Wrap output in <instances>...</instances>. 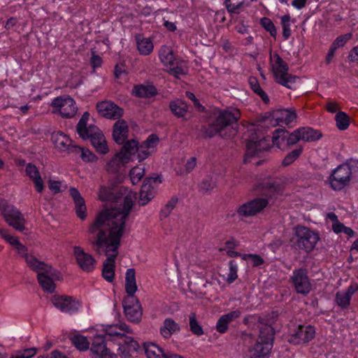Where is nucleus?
<instances>
[{"label": "nucleus", "mask_w": 358, "mask_h": 358, "mask_svg": "<svg viewBox=\"0 0 358 358\" xmlns=\"http://www.w3.org/2000/svg\"><path fill=\"white\" fill-rule=\"evenodd\" d=\"M159 59L161 62L165 65H173L175 57L173 50L166 46H163L159 50Z\"/></svg>", "instance_id": "45"}, {"label": "nucleus", "mask_w": 358, "mask_h": 358, "mask_svg": "<svg viewBox=\"0 0 358 358\" xmlns=\"http://www.w3.org/2000/svg\"><path fill=\"white\" fill-rule=\"evenodd\" d=\"M159 141V138L158 136L155 134H152L145 141L142 143V144H143L147 148L154 149Z\"/></svg>", "instance_id": "58"}, {"label": "nucleus", "mask_w": 358, "mask_h": 358, "mask_svg": "<svg viewBox=\"0 0 358 358\" xmlns=\"http://www.w3.org/2000/svg\"><path fill=\"white\" fill-rule=\"evenodd\" d=\"M259 132H251L246 142V157L259 156L262 152L270 149L269 139L259 135Z\"/></svg>", "instance_id": "10"}, {"label": "nucleus", "mask_w": 358, "mask_h": 358, "mask_svg": "<svg viewBox=\"0 0 358 358\" xmlns=\"http://www.w3.org/2000/svg\"><path fill=\"white\" fill-rule=\"evenodd\" d=\"M96 110L100 115L110 120H118L124 113L123 108L110 101L98 102Z\"/></svg>", "instance_id": "19"}, {"label": "nucleus", "mask_w": 358, "mask_h": 358, "mask_svg": "<svg viewBox=\"0 0 358 358\" xmlns=\"http://www.w3.org/2000/svg\"><path fill=\"white\" fill-rule=\"evenodd\" d=\"M24 258L29 266V267L34 271L38 273H45V274H50L55 275L56 270L52 266L48 265L43 262L39 261L34 256L29 255L27 253L24 255Z\"/></svg>", "instance_id": "23"}, {"label": "nucleus", "mask_w": 358, "mask_h": 358, "mask_svg": "<svg viewBox=\"0 0 358 358\" xmlns=\"http://www.w3.org/2000/svg\"><path fill=\"white\" fill-rule=\"evenodd\" d=\"M125 290L127 295H134L137 290L136 272L133 268H128L125 274Z\"/></svg>", "instance_id": "36"}, {"label": "nucleus", "mask_w": 358, "mask_h": 358, "mask_svg": "<svg viewBox=\"0 0 358 358\" xmlns=\"http://www.w3.org/2000/svg\"><path fill=\"white\" fill-rule=\"evenodd\" d=\"M69 193L75 203V211L77 217L81 220H85L87 217V207L84 198L76 187H71Z\"/></svg>", "instance_id": "25"}, {"label": "nucleus", "mask_w": 358, "mask_h": 358, "mask_svg": "<svg viewBox=\"0 0 358 358\" xmlns=\"http://www.w3.org/2000/svg\"><path fill=\"white\" fill-rule=\"evenodd\" d=\"M242 259L244 260L250 259L253 266H259L264 262L263 258L260 255L256 254H243L242 255Z\"/></svg>", "instance_id": "55"}, {"label": "nucleus", "mask_w": 358, "mask_h": 358, "mask_svg": "<svg viewBox=\"0 0 358 358\" xmlns=\"http://www.w3.org/2000/svg\"><path fill=\"white\" fill-rule=\"evenodd\" d=\"M73 255L79 267L85 272H92L95 268L96 259L80 246L73 248Z\"/></svg>", "instance_id": "22"}, {"label": "nucleus", "mask_w": 358, "mask_h": 358, "mask_svg": "<svg viewBox=\"0 0 358 358\" xmlns=\"http://www.w3.org/2000/svg\"><path fill=\"white\" fill-rule=\"evenodd\" d=\"M241 315V312L238 309L222 315L217 321L215 325L216 331L222 334H225L229 330V324L239 318Z\"/></svg>", "instance_id": "26"}, {"label": "nucleus", "mask_w": 358, "mask_h": 358, "mask_svg": "<svg viewBox=\"0 0 358 358\" xmlns=\"http://www.w3.org/2000/svg\"><path fill=\"white\" fill-rule=\"evenodd\" d=\"M352 34L347 33L338 36L332 43L331 45L336 50L340 47H343L345 43L352 38Z\"/></svg>", "instance_id": "54"}, {"label": "nucleus", "mask_w": 358, "mask_h": 358, "mask_svg": "<svg viewBox=\"0 0 358 358\" xmlns=\"http://www.w3.org/2000/svg\"><path fill=\"white\" fill-rule=\"evenodd\" d=\"M157 94L154 85H135L132 90V94L138 98H150Z\"/></svg>", "instance_id": "30"}, {"label": "nucleus", "mask_w": 358, "mask_h": 358, "mask_svg": "<svg viewBox=\"0 0 358 358\" xmlns=\"http://www.w3.org/2000/svg\"><path fill=\"white\" fill-rule=\"evenodd\" d=\"M293 230L294 235L290 238V245L293 250H302L308 253L315 249L320 240L317 233L301 225L296 226Z\"/></svg>", "instance_id": "4"}, {"label": "nucleus", "mask_w": 358, "mask_h": 358, "mask_svg": "<svg viewBox=\"0 0 358 358\" xmlns=\"http://www.w3.org/2000/svg\"><path fill=\"white\" fill-rule=\"evenodd\" d=\"M51 141L55 148L61 152L66 151L71 143L70 138L62 132H55L52 134Z\"/></svg>", "instance_id": "29"}, {"label": "nucleus", "mask_w": 358, "mask_h": 358, "mask_svg": "<svg viewBox=\"0 0 358 358\" xmlns=\"http://www.w3.org/2000/svg\"><path fill=\"white\" fill-rule=\"evenodd\" d=\"M275 331L273 327L264 326L260 329L258 339L250 349V358H269L273 346Z\"/></svg>", "instance_id": "5"}, {"label": "nucleus", "mask_w": 358, "mask_h": 358, "mask_svg": "<svg viewBox=\"0 0 358 358\" xmlns=\"http://www.w3.org/2000/svg\"><path fill=\"white\" fill-rule=\"evenodd\" d=\"M162 182L159 176L146 178L139 192L138 203L140 206H145L151 199L155 197V190L152 184L160 183Z\"/></svg>", "instance_id": "21"}, {"label": "nucleus", "mask_w": 358, "mask_h": 358, "mask_svg": "<svg viewBox=\"0 0 358 358\" xmlns=\"http://www.w3.org/2000/svg\"><path fill=\"white\" fill-rule=\"evenodd\" d=\"M352 169L348 162L338 165L331 171L329 177L330 187L334 191H341L349 185L352 178Z\"/></svg>", "instance_id": "7"}, {"label": "nucleus", "mask_w": 358, "mask_h": 358, "mask_svg": "<svg viewBox=\"0 0 358 358\" xmlns=\"http://www.w3.org/2000/svg\"><path fill=\"white\" fill-rule=\"evenodd\" d=\"M348 59L350 62L358 64V45L352 48L349 52Z\"/></svg>", "instance_id": "63"}, {"label": "nucleus", "mask_w": 358, "mask_h": 358, "mask_svg": "<svg viewBox=\"0 0 358 358\" xmlns=\"http://www.w3.org/2000/svg\"><path fill=\"white\" fill-rule=\"evenodd\" d=\"M125 164L123 158L120 154L116 153L114 157L107 163L106 170L109 173H117L119 172L122 164Z\"/></svg>", "instance_id": "40"}, {"label": "nucleus", "mask_w": 358, "mask_h": 358, "mask_svg": "<svg viewBox=\"0 0 358 358\" xmlns=\"http://www.w3.org/2000/svg\"><path fill=\"white\" fill-rule=\"evenodd\" d=\"M301 141L305 142H312L319 140L322 136V134L319 131L311 127H300L297 129Z\"/></svg>", "instance_id": "31"}, {"label": "nucleus", "mask_w": 358, "mask_h": 358, "mask_svg": "<svg viewBox=\"0 0 358 358\" xmlns=\"http://www.w3.org/2000/svg\"><path fill=\"white\" fill-rule=\"evenodd\" d=\"M72 344L80 351H87L90 348V342L87 337L81 334H74L70 337Z\"/></svg>", "instance_id": "41"}, {"label": "nucleus", "mask_w": 358, "mask_h": 358, "mask_svg": "<svg viewBox=\"0 0 358 358\" xmlns=\"http://www.w3.org/2000/svg\"><path fill=\"white\" fill-rule=\"evenodd\" d=\"M278 316V311L273 310L264 317L255 315L250 316V317L261 325L259 327L260 330L264 326H270L271 327H273L272 324L276 322Z\"/></svg>", "instance_id": "32"}, {"label": "nucleus", "mask_w": 358, "mask_h": 358, "mask_svg": "<svg viewBox=\"0 0 358 358\" xmlns=\"http://www.w3.org/2000/svg\"><path fill=\"white\" fill-rule=\"evenodd\" d=\"M271 59H273L275 62V64L273 65V71L276 83L288 89H294L293 85L297 80H299V77L288 73V64L278 53L271 56Z\"/></svg>", "instance_id": "6"}, {"label": "nucleus", "mask_w": 358, "mask_h": 358, "mask_svg": "<svg viewBox=\"0 0 358 358\" xmlns=\"http://www.w3.org/2000/svg\"><path fill=\"white\" fill-rule=\"evenodd\" d=\"M142 349L148 358H164L166 352L153 343H143Z\"/></svg>", "instance_id": "35"}, {"label": "nucleus", "mask_w": 358, "mask_h": 358, "mask_svg": "<svg viewBox=\"0 0 358 358\" xmlns=\"http://www.w3.org/2000/svg\"><path fill=\"white\" fill-rule=\"evenodd\" d=\"M91 65L94 69L96 68L100 67L102 64V59L99 55L92 54V56L91 57Z\"/></svg>", "instance_id": "62"}, {"label": "nucleus", "mask_w": 358, "mask_h": 358, "mask_svg": "<svg viewBox=\"0 0 358 358\" xmlns=\"http://www.w3.org/2000/svg\"><path fill=\"white\" fill-rule=\"evenodd\" d=\"M237 271H238V265L234 260H231L229 262V273L227 274V277L226 280L229 283H232L234 282L237 278Z\"/></svg>", "instance_id": "53"}, {"label": "nucleus", "mask_w": 358, "mask_h": 358, "mask_svg": "<svg viewBox=\"0 0 358 358\" xmlns=\"http://www.w3.org/2000/svg\"><path fill=\"white\" fill-rule=\"evenodd\" d=\"M273 144L278 148H281L282 145L286 143L287 148L296 145L301 141L299 133L297 129L289 132L285 129H277L273 133L271 138Z\"/></svg>", "instance_id": "15"}, {"label": "nucleus", "mask_w": 358, "mask_h": 358, "mask_svg": "<svg viewBox=\"0 0 358 358\" xmlns=\"http://www.w3.org/2000/svg\"><path fill=\"white\" fill-rule=\"evenodd\" d=\"M137 48L142 55H148L153 50V43L149 38H141L136 36Z\"/></svg>", "instance_id": "39"}, {"label": "nucleus", "mask_w": 358, "mask_h": 358, "mask_svg": "<svg viewBox=\"0 0 358 358\" xmlns=\"http://www.w3.org/2000/svg\"><path fill=\"white\" fill-rule=\"evenodd\" d=\"M259 24L266 31H268L271 34L272 37H276L277 29L274 23L270 18L266 17L261 18Z\"/></svg>", "instance_id": "47"}, {"label": "nucleus", "mask_w": 358, "mask_h": 358, "mask_svg": "<svg viewBox=\"0 0 358 358\" xmlns=\"http://www.w3.org/2000/svg\"><path fill=\"white\" fill-rule=\"evenodd\" d=\"M50 301L61 312L69 314L78 312L81 306V303L78 299L67 295L55 294L52 296Z\"/></svg>", "instance_id": "13"}, {"label": "nucleus", "mask_w": 358, "mask_h": 358, "mask_svg": "<svg viewBox=\"0 0 358 358\" xmlns=\"http://www.w3.org/2000/svg\"><path fill=\"white\" fill-rule=\"evenodd\" d=\"M37 351L36 348H30L20 350L17 353L20 358H31L37 353Z\"/></svg>", "instance_id": "59"}, {"label": "nucleus", "mask_w": 358, "mask_h": 358, "mask_svg": "<svg viewBox=\"0 0 358 358\" xmlns=\"http://www.w3.org/2000/svg\"><path fill=\"white\" fill-rule=\"evenodd\" d=\"M303 147L301 145H297L294 150L289 152L282 161L283 166H287L294 163L302 154Z\"/></svg>", "instance_id": "42"}, {"label": "nucleus", "mask_w": 358, "mask_h": 358, "mask_svg": "<svg viewBox=\"0 0 358 358\" xmlns=\"http://www.w3.org/2000/svg\"><path fill=\"white\" fill-rule=\"evenodd\" d=\"M335 300L338 306L341 307V309L345 310L349 306L351 299L343 292H338L336 294Z\"/></svg>", "instance_id": "51"}, {"label": "nucleus", "mask_w": 358, "mask_h": 358, "mask_svg": "<svg viewBox=\"0 0 358 358\" xmlns=\"http://www.w3.org/2000/svg\"><path fill=\"white\" fill-rule=\"evenodd\" d=\"M113 127V138L114 141L119 144H123L129 136V127L123 119L116 120Z\"/></svg>", "instance_id": "24"}, {"label": "nucleus", "mask_w": 358, "mask_h": 358, "mask_svg": "<svg viewBox=\"0 0 358 358\" xmlns=\"http://www.w3.org/2000/svg\"><path fill=\"white\" fill-rule=\"evenodd\" d=\"M117 355L120 358H134L143 351L138 342L134 338L125 336L117 343Z\"/></svg>", "instance_id": "14"}, {"label": "nucleus", "mask_w": 358, "mask_h": 358, "mask_svg": "<svg viewBox=\"0 0 358 358\" xmlns=\"http://www.w3.org/2000/svg\"><path fill=\"white\" fill-rule=\"evenodd\" d=\"M106 338L101 335L94 337L90 351L92 358H117V355L110 352L106 346Z\"/></svg>", "instance_id": "20"}, {"label": "nucleus", "mask_w": 358, "mask_h": 358, "mask_svg": "<svg viewBox=\"0 0 358 358\" xmlns=\"http://www.w3.org/2000/svg\"><path fill=\"white\" fill-rule=\"evenodd\" d=\"M335 121L337 128L341 131L347 129L350 125V117L343 111L337 113L335 116Z\"/></svg>", "instance_id": "46"}, {"label": "nucleus", "mask_w": 358, "mask_h": 358, "mask_svg": "<svg viewBox=\"0 0 358 358\" xmlns=\"http://www.w3.org/2000/svg\"><path fill=\"white\" fill-rule=\"evenodd\" d=\"M144 169L138 166H135L130 170L129 176L131 182L135 185L137 184L144 176Z\"/></svg>", "instance_id": "52"}, {"label": "nucleus", "mask_w": 358, "mask_h": 358, "mask_svg": "<svg viewBox=\"0 0 358 358\" xmlns=\"http://www.w3.org/2000/svg\"><path fill=\"white\" fill-rule=\"evenodd\" d=\"M180 331V325L172 318H166L164 320L163 326L160 327V333L165 338H170L173 334Z\"/></svg>", "instance_id": "33"}, {"label": "nucleus", "mask_w": 358, "mask_h": 358, "mask_svg": "<svg viewBox=\"0 0 358 358\" xmlns=\"http://www.w3.org/2000/svg\"><path fill=\"white\" fill-rule=\"evenodd\" d=\"M290 282L297 294L306 296L312 289L310 280L306 268L294 269L292 271V275L290 276Z\"/></svg>", "instance_id": "11"}, {"label": "nucleus", "mask_w": 358, "mask_h": 358, "mask_svg": "<svg viewBox=\"0 0 358 358\" xmlns=\"http://www.w3.org/2000/svg\"><path fill=\"white\" fill-rule=\"evenodd\" d=\"M3 214L7 223L16 230L23 231L25 230V219L23 215L15 206H6L3 210Z\"/></svg>", "instance_id": "18"}, {"label": "nucleus", "mask_w": 358, "mask_h": 358, "mask_svg": "<svg viewBox=\"0 0 358 358\" xmlns=\"http://www.w3.org/2000/svg\"><path fill=\"white\" fill-rule=\"evenodd\" d=\"M152 151H150V149L147 148L143 144H138L136 158L138 160V162H142L144 159H147L152 154Z\"/></svg>", "instance_id": "56"}, {"label": "nucleus", "mask_w": 358, "mask_h": 358, "mask_svg": "<svg viewBox=\"0 0 358 358\" xmlns=\"http://www.w3.org/2000/svg\"><path fill=\"white\" fill-rule=\"evenodd\" d=\"M138 142L136 140L124 141L122 147L118 154L123 158L124 163H128L132 155L138 151Z\"/></svg>", "instance_id": "28"}, {"label": "nucleus", "mask_w": 358, "mask_h": 358, "mask_svg": "<svg viewBox=\"0 0 358 358\" xmlns=\"http://www.w3.org/2000/svg\"><path fill=\"white\" fill-rule=\"evenodd\" d=\"M26 174L32 180L36 190L41 193L43 190L44 183L38 168L33 164L29 163L25 169Z\"/></svg>", "instance_id": "27"}, {"label": "nucleus", "mask_w": 358, "mask_h": 358, "mask_svg": "<svg viewBox=\"0 0 358 358\" xmlns=\"http://www.w3.org/2000/svg\"><path fill=\"white\" fill-rule=\"evenodd\" d=\"M215 186V182L213 181L212 177L207 176L203 178L199 184V192L203 194L210 192L213 189Z\"/></svg>", "instance_id": "50"}, {"label": "nucleus", "mask_w": 358, "mask_h": 358, "mask_svg": "<svg viewBox=\"0 0 358 358\" xmlns=\"http://www.w3.org/2000/svg\"><path fill=\"white\" fill-rule=\"evenodd\" d=\"M99 199L113 202L111 209L101 211L94 222L90 225L89 232L95 234L91 244L97 254L106 246L107 258L103 264L102 276L112 282L115 277V259L120 246L125 222L134 204L136 194L121 187L117 189L101 187L99 193Z\"/></svg>", "instance_id": "1"}, {"label": "nucleus", "mask_w": 358, "mask_h": 358, "mask_svg": "<svg viewBox=\"0 0 358 358\" xmlns=\"http://www.w3.org/2000/svg\"><path fill=\"white\" fill-rule=\"evenodd\" d=\"M50 274H45V273H38L37 279L38 283L44 292L52 294L55 290V284L53 282Z\"/></svg>", "instance_id": "37"}, {"label": "nucleus", "mask_w": 358, "mask_h": 358, "mask_svg": "<svg viewBox=\"0 0 358 358\" xmlns=\"http://www.w3.org/2000/svg\"><path fill=\"white\" fill-rule=\"evenodd\" d=\"M249 85L252 90L261 97L264 103L266 104L269 103L270 99L266 93L262 89L257 79L255 77L249 78Z\"/></svg>", "instance_id": "43"}, {"label": "nucleus", "mask_w": 358, "mask_h": 358, "mask_svg": "<svg viewBox=\"0 0 358 358\" xmlns=\"http://www.w3.org/2000/svg\"><path fill=\"white\" fill-rule=\"evenodd\" d=\"M296 118L294 110L288 108L278 109L273 111H268L259 116V120L262 122L268 123L272 126L289 125Z\"/></svg>", "instance_id": "8"}, {"label": "nucleus", "mask_w": 358, "mask_h": 358, "mask_svg": "<svg viewBox=\"0 0 358 358\" xmlns=\"http://www.w3.org/2000/svg\"><path fill=\"white\" fill-rule=\"evenodd\" d=\"M280 20H281L280 23H281L282 28V37H283L284 40H287L290 37L291 34H292V31L290 29L291 17L289 14H287V15H282L280 17Z\"/></svg>", "instance_id": "48"}, {"label": "nucleus", "mask_w": 358, "mask_h": 358, "mask_svg": "<svg viewBox=\"0 0 358 358\" xmlns=\"http://www.w3.org/2000/svg\"><path fill=\"white\" fill-rule=\"evenodd\" d=\"M189 325L190 331L195 336H201L204 334L202 326L196 318L195 313H191L189 315Z\"/></svg>", "instance_id": "44"}, {"label": "nucleus", "mask_w": 358, "mask_h": 358, "mask_svg": "<svg viewBox=\"0 0 358 358\" xmlns=\"http://www.w3.org/2000/svg\"><path fill=\"white\" fill-rule=\"evenodd\" d=\"M315 330L314 327L311 325H299L297 328L293 330V332L288 336L287 341L291 344L299 345L309 342L315 337Z\"/></svg>", "instance_id": "16"}, {"label": "nucleus", "mask_w": 358, "mask_h": 358, "mask_svg": "<svg viewBox=\"0 0 358 358\" xmlns=\"http://www.w3.org/2000/svg\"><path fill=\"white\" fill-rule=\"evenodd\" d=\"M124 315L131 322L139 323L142 318L141 303L135 295H127L122 301Z\"/></svg>", "instance_id": "12"}, {"label": "nucleus", "mask_w": 358, "mask_h": 358, "mask_svg": "<svg viewBox=\"0 0 358 358\" xmlns=\"http://www.w3.org/2000/svg\"><path fill=\"white\" fill-rule=\"evenodd\" d=\"M168 72L170 75H172L177 78H180V76L181 75L186 74V72L185 71V70L182 67L178 66H175V67L170 68V69L168 71Z\"/></svg>", "instance_id": "61"}, {"label": "nucleus", "mask_w": 358, "mask_h": 358, "mask_svg": "<svg viewBox=\"0 0 358 358\" xmlns=\"http://www.w3.org/2000/svg\"><path fill=\"white\" fill-rule=\"evenodd\" d=\"M117 324L107 325L104 328L105 334L102 335L106 338L108 342H115L117 343L122 338H123L126 334L118 331Z\"/></svg>", "instance_id": "34"}, {"label": "nucleus", "mask_w": 358, "mask_h": 358, "mask_svg": "<svg viewBox=\"0 0 358 358\" xmlns=\"http://www.w3.org/2000/svg\"><path fill=\"white\" fill-rule=\"evenodd\" d=\"M80 157L86 163L94 162L98 159L97 157L92 151L85 148H83Z\"/></svg>", "instance_id": "57"}, {"label": "nucleus", "mask_w": 358, "mask_h": 358, "mask_svg": "<svg viewBox=\"0 0 358 358\" xmlns=\"http://www.w3.org/2000/svg\"><path fill=\"white\" fill-rule=\"evenodd\" d=\"M217 115L208 124H203L198 129L196 138H212L218 134L221 138H229L236 133L240 110L234 107L218 110Z\"/></svg>", "instance_id": "2"}, {"label": "nucleus", "mask_w": 358, "mask_h": 358, "mask_svg": "<svg viewBox=\"0 0 358 358\" xmlns=\"http://www.w3.org/2000/svg\"><path fill=\"white\" fill-rule=\"evenodd\" d=\"M172 113L178 117H183L187 112V104L182 99H176L169 103Z\"/></svg>", "instance_id": "38"}, {"label": "nucleus", "mask_w": 358, "mask_h": 358, "mask_svg": "<svg viewBox=\"0 0 358 358\" xmlns=\"http://www.w3.org/2000/svg\"><path fill=\"white\" fill-rule=\"evenodd\" d=\"M50 106L53 108V113H58L63 118H71L77 113L78 108L76 101L68 95L59 96L55 98Z\"/></svg>", "instance_id": "9"}, {"label": "nucleus", "mask_w": 358, "mask_h": 358, "mask_svg": "<svg viewBox=\"0 0 358 358\" xmlns=\"http://www.w3.org/2000/svg\"><path fill=\"white\" fill-rule=\"evenodd\" d=\"M89 118V112H85L77 124L76 131L82 139L90 140L97 152L106 155L109 152L106 138L97 126L94 124L87 126Z\"/></svg>", "instance_id": "3"}, {"label": "nucleus", "mask_w": 358, "mask_h": 358, "mask_svg": "<svg viewBox=\"0 0 358 358\" xmlns=\"http://www.w3.org/2000/svg\"><path fill=\"white\" fill-rule=\"evenodd\" d=\"M268 203L266 199L256 198L239 206L237 209V213L239 216L245 217L254 216L266 208Z\"/></svg>", "instance_id": "17"}, {"label": "nucleus", "mask_w": 358, "mask_h": 358, "mask_svg": "<svg viewBox=\"0 0 358 358\" xmlns=\"http://www.w3.org/2000/svg\"><path fill=\"white\" fill-rule=\"evenodd\" d=\"M186 96L192 101L194 106L198 109L199 111H204L205 107L200 103L199 100L196 97L194 93L191 92H186Z\"/></svg>", "instance_id": "60"}, {"label": "nucleus", "mask_w": 358, "mask_h": 358, "mask_svg": "<svg viewBox=\"0 0 358 358\" xmlns=\"http://www.w3.org/2000/svg\"><path fill=\"white\" fill-rule=\"evenodd\" d=\"M263 185L264 187L268 189L271 194L276 192L279 187V185L278 184L271 181L265 182H264Z\"/></svg>", "instance_id": "64"}, {"label": "nucleus", "mask_w": 358, "mask_h": 358, "mask_svg": "<svg viewBox=\"0 0 358 358\" xmlns=\"http://www.w3.org/2000/svg\"><path fill=\"white\" fill-rule=\"evenodd\" d=\"M178 203V198L173 197L171 198L167 203L161 209L159 216L160 219L163 220L164 218H166L173 209L175 208L176 203Z\"/></svg>", "instance_id": "49"}]
</instances>
